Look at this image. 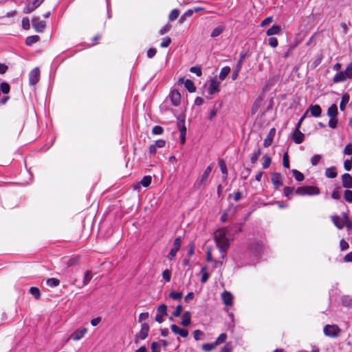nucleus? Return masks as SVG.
<instances>
[{"instance_id": "39448f33", "label": "nucleus", "mask_w": 352, "mask_h": 352, "mask_svg": "<svg viewBox=\"0 0 352 352\" xmlns=\"http://www.w3.org/2000/svg\"><path fill=\"white\" fill-rule=\"evenodd\" d=\"M182 245V241L180 237H177L175 239L173 246L171 248L167 258L169 260H172L176 255L177 252L179 250Z\"/></svg>"}, {"instance_id": "412c9836", "label": "nucleus", "mask_w": 352, "mask_h": 352, "mask_svg": "<svg viewBox=\"0 0 352 352\" xmlns=\"http://www.w3.org/2000/svg\"><path fill=\"white\" fill-rule=\"evenodd\" d=\"M177 127L180 133H186V128L185 126V118L184 116H179L177 118Z\"/></svg>"}, {"instance_id": "a19ab883", "label": "nucleus", "mask_w": 352, "mask_h": 352, "mask_svg": "<svg viewBox=\"0 0 352 352\" xmlns=\"http://www.w3.org/2000/svg\"><path fill=\"white\" fill-rule=\"evenodd\" d=\"M227 339V335L225 333H221L214 342L218 346L222 343H224Z\"/></svg>"}, {"instance_id": "2eb2a0df", "label": "nucleus", "mask_w": 352, "mask_h": 352, "mask_svg": "<svg viewBox=\"0 0 352 352\" xmlns=\"http://www.w3.org/2000/svg\"><path fill=\"white\" fill-rule=\"evenodd\" d=\"M221 298L223 303L226 306H231L233 303V296L229 292L225 291L221 294Z\"/></svg>"}, {"instance_id": "9d476101", "label": "nucleus", "mask_w": 352, "mask_h": 352, "mask_svg": "<svg viewBox=\"0 0 352 352\" xmlns=\"http://www.w3.org/2000/svg\"><path fill=\"white\" fill-rule=\"evenodd\" d=\"M169 98L173 105L177 107L180 104L181 94L178 90L174 89L169 94Z\"/></svg>"}, {"instance_id": "4d7b16f0", "label": "nucleus", "mask_w": 352, "mask_h": 352, "mask_svg": "<svg viewBox=\"0 0 352 352\" xmlns=\"http://www.w3.org/2000/svg\"><path fill=\"white\" fill-rule=\"evenodd\" d=\"M204 336V333L203 331H200V330H195L193 332V336H194V338L196 340H199L201 339V338Z\"/></svg>"}, {"instance_id": "ddd939ff", "label": "nucleus", "mask_w": 352, "mask_h": 352, "mask_svg": "<svg viewBox=\"0 0 352 352\" xmlns=\"http://www.w3.org/2000/svg\"><path fill=\"white\" fill-rule=\"evenodd\" d=\"M244 58H245V55H241L240 58L239 59V60L236 63L235 69L232 74V78L233 80H236L239 76V74L240 70L241 69V67H242V64H243Z\"/></svg>"}, {"instance_id": "4be33fe9", "label": "nucleus", "mask_w": 352, "mask_h": 352, "mask_svg": "<svg viewBox=\"0 0 352 352\" xmlns=\"http://www.w3.org/2000/svg\"><path fill=\"white\" fill-rule=\"evenodd\" d=\"M148 331L149 325L147 323H143L139 333V338L142 340H145L148 336Z\"/></svg>"}, {"instance_id": "338daca9", "label": "nucleus", "mask_w": 352, "mask_h": 352, "mask_svg": "<svg viewBox=\"0 0 352 352\" xmlns=\"http://www.w3.org/2000/svg\"><path fill=\"white\" fill-rule=\"evenodd\" d=\"M273 21V17L272 16H268L265 18L261 23L260 26L261 27H265L269 24H270Z\"/></svg>"}, {"instance_id": "6e6d98bb", "label": "nucleus", "mask_w": 352, "mask_h": 352, "mask_svg": "<svg viewBox=\"0 0 352 352\" xmlns=\"http://www.w3.org/2000/svg\"><path fill=\"white\" fill-rule=\"evenodd\" d=\"M162 277L166 281L169 282L171 277V272L169 270H165L162 273Z\"/></svg>"}, {"instance_id": "a18cd8bd", "label": "nucleus", "mask_w": 352, "mask_h": 352, "mask_svg": "<svg viewBox=\"0 0 352 352\" xmlns=\"http://www.w3.org/2000/svg\"><path fill=\"white\" fill-rule=\"evenodd\" d=\"M179 15V10L177 9H173L169 16H168V19L170 21H173L174 20H175Z\"/></svg>"}, {"instance_id": "8fccbe9b", "label": "nucleus", "mask_w": 352, "mask_h": 352, "mask_svg": "<svg viewBox=\"0 0 352 352\" xmlns=\"http://www.w3.org/2000/svg\"><path fill=\"white\" fill-rule=\"evenodd\" d=\"M296 193L299 195L305 196L307 195V186L298 187L296 190Z\"/></svg>"}, {"instance_id": "052dcab7", "label": "nucleus", "mask_w": 352, "mask_h": 352, "mask_svg": "<svg viewBox=\"0 0 352 352\" xmlns=\"http://www.w3.org/2000/svg\"><path fill=\"white\" fill-rule=\"evenodd\" d=\"M164 131V129L160 126H155L152 129V133L154 135H161Z\"/></svg>"}, {"instance_id": "5fc2aeb1", "label": "nucleus", "mask_w": 352, "mask_h": 352, "mask_svg": "<svg viewBox=\"0 0 352 352\" xmlns=\"http://www.w3.org/2000/svg\"><path fill=\"white\" fill-rule=\"evenodd\" d=\"M268 43L272 47H276L278 45V39L275 37H270L268 39Z\"/></svg>"}, {"instance_id": "de8ad7c7", "label": "nucleus", "mask_w": 352, "mask_h": 352, "mask_svg": "<svg viewBox=\"0 0 352 352\" xmlns=\"http://www.w3.org/2000/svg\"><path fill=\"white\" fill-rule=\"evenodd\" d=\"M79 261V257L76 256L68 259L67 262V267H72L76 265Z\"/></svg>"}, {"instance_id": "7ed1b4c3", "label": "nucleus", "mask_w": 352, "mask_h": 352, "mask_svg": "<svg viewBox=\"0 0 352 352\" xmlns=\"http://www.w3.org/2000/svg\"><path fill=\"white\" fill-rule=\"evenodd\" d=\"M323 331L326 336L337 338L340 335L341 329L336 324H327L324 327Z\"/></svg>"}, {"instance_id": "37998d69", "label": "nucleus", "mask_w": 352, "mask_h": 352, "mask_svg": "<svg viewBox=\"0 0 352 352\" xmlns=\"http://www.w3.org/2000/svg\"><path fill=\"white\" fill-rule=\"evenodd\" d=\"M92 278V274L90 271H86L83 278V285H87Z\"/></svg>"}, {"instance_id": "49530a36", "label": "nucleus", "mask_w": 352, "mask_h": 352, "mask_svg": "<svg viewBox=\"0 0 352 352\" xmlns=\"http://www.w3.org/2000/svg\"><path fill=\"white\" fill-rule=\"evenodd\" d=\"M169 296L173 300H179L182 297V293L177 292H171L169 294Z\"/></svg>"}, {"instance_id": "864d4df0", "label": "nucleus", "mask_w": 352, "mask_h": 352, "mask_svg": "<svg viewBox=\"0 0 352 352\" xmlns=\"http://www.w3.org/2000/svg\"><path fill=\"white\" fill-rule=\"evenodd\" d=\"M205 270H206V267H203L201 269V272L202 273V276H201V281L202 283H206L208 280V278H209V274H208V272H206L205 271Z\"/></svg>"}, {"instance_id": "c756f323", "label": "nucleus", "mask_w": 352, "mask_h": 352, "mask_svg": "<svg viewBox=\"0 0 352 352\" xmlns=\"http://www.w3.org/2000/svg\"><path fill=\"white\" fill-rule=\"evenodd\" d=\"M342 305L346 307H352V298L350 296H343L341 298Z\"/></svg>"}, {"instance_id": "69168bd1", "label": "nucleus", "mask_w": 352, "mask_h": 352, "mask_svg": "<svg viewBox=\"0 0 352 352\" xmlns=\"http://www.w3.org/2000/svg\"><path fill=\"white\" fill-rule=\"evenodd\" d=\"M190 72L196 74L197 76H201L202 74L201 69L199 67H192L190 69Z\"/></svg>"}, {"instance_id": "09e8293b", "label": "nucleus", "mask_w": 352, "mask_h": 352, "mask_svg": "<svg viewBox=\"0 0 352 352\" xmlns=\"http://www.w3.org/2000/svg\"><path fill=\"white\" fill-rule=\"evenodd\" d=\"M344 197L347 202L352 203V191L350 190H346L344 191Z\"/></svg>"}, {"instance_id": "473e14b6", "label": "nucleus", "mask_w": 352, "mask_h": 352, "mask_svg": "<svg viewBox=\"0 0 352 352\" xmlns=\"http://www.w3.org/2000/svg\"><path fill=\"white\" fill-rule=\"evenodd\" d=\"M39 40L40 37L38 35L30 36L26 38L25 44L30 46L34 43H37Z\"/></svg>"}, {"instance_id": "c85d7f7f", "label": "nucleus", "mask_w": 352, "mask_h": 352, "mask_svg": "<svg viewBox=\"0 0 352 352\" xmlns=\"http://www.w3.org/2000/svg\"><path fill=\"white\" fill-rule=\"evenodd\" d=\"M226 28L224 25H219L216 27L211 32L210 36L212 38H215L219 36L224 30Z\"/></svg>"}, {"instance_id": "72a5a7b5", "label": "nucleus", "mask_w": 352, "mask_h": 352, "mask_svg": "<svg viewBox=\"0 0 352 352\" xmlns=\"http://www.w3.org/2000/svg\"><path fill=\"white\" fill-rule=\"evenodd\" d=\"M230 72V68L228 66L223 67L219 75V78L221 80H223Z\"/></svg>"}, {"instance_id": "e433bc0d", "label": "nucleus", "mask_w": 352, "mask_h": 352, "mask_svg": "<svg viewBox=\"0 0 352 352\" xmlns=\"http://www.w3.org/2000/svg\"><path fill=\"white\" fill-rule=\"evenodd\" d=\"M292 173H293V175L295 177L296 181L302 182L304 180L305 177L303 175V174L302 173H300V171H298L296 169H294V170H292Z\"/></svg>"}, {"instance_id": "f704fd0d", "label": "nucleus", "mask_w": 352, "mask_h": 352, "mask_svg": "<svg viewBox=\"0 0 352 352\" xmlns=\"http://www.w3.org/2000/svg\"><path fill=\"white\" fill-rule=\"evenodd\" d=\"M349 96L348 94H344L342 96L341 102L340 104V109L342 111H344L345 110L346 105L349 102Z\"/></svg>"}, {"instance_id": "79ce46f5", "label": "nucleus", "mask_w": 352, "mask_h": 352, "mask_svg": "<svg viewBox=\"0 0 352 352\" xmlns=\"http://www.w3.org/2000/svg\"><path fill=\"white\" fill-rule=\"evenodd\" d=\"M30 293L35 297V298L38 299L41 297V293L38 288L35 287H32L30 289Z\"/></svg>"}, {"instance_id": "0e129e2a", "label": "nucleus", "mask_w": 352, "mask_h": 352, "mask_svg": "<svg viewBox=\"0 0 352 352\" xmlns=\"http://www.w3.org/2000/svg\"><path fill=\"white\" fill-rule=\"evenodd\" d=\"M338 120L336 118H330L329 121V126L331 129H336L337 127Z\"/></svg>"}, {"instance_id": "cd10ccee", "label": "nucleus", "mask_w": 352, "mask_h": 352, "mask_svg": "<svg viewBox=\"0 0 352 352\" xmlns=\"http://www.w3.org/2000/svg\"><path fill=\"white\" fill-rule=\"evenodd\" d=\"M327 116L330 118H336L338 116V107L336 104H333L327 110Z\"/></svg>"}, {"instance_id": "e2e57ef3", "label": "nucleus", "mask_w": 352, "mask_h": 352, "mask_svg": "<svg viewBox=\"0 0 352 352\" xmlns=\"http://www.w3.org/2000/svg\"><path fill=\"white\" fill-rule=\"evenodd\" d=\"M22 26L25 30H29L30 28V20L28 17H24L22 19Z\"/></svg>"}, {"instance_id": "774afa93", "label": "nucleus", "mask_w": 352, "mask_h": 352, "mask_svg": "<svg viewBox=\"0 0 352 352\" xmlns=\"http://www.w3.org/2000/svg\"><path fill=\"white\" fill-rule=\"evenodd\" d=\"M344 153L345 155H352V144H349L345 146V148L344 149Z\"/></svg>"}, {"instance_id": "b1692460", "label": "nucleus", "mask_w": 352, "mask_h": 352, "mask_svg": "<svg viewBox=\"0 0 352 352\" xmlns=\"http://www.w3.org/2000/svg\"><path fill=\"white\" fill-rule=\"evenodd\" d=\"M183 80V79H180L179 81ZM184 84L185 87L188 89V91L190 93H193L196 91L195 86L193 82L191 80L186 79L184 81H182Z\"/></svg>"}, {"instance_id": "7c9ffc66", "label": "nucleus", "mask_w": 352, "mask_h": 352, "mask_svg": "<svg viewBox=\"0 0 352 352\" xmlns=\"http://www.w3.org/2000/svg\"><path fill=\"white\" fill-rule=\"evenodd\" d=\"M320 194V190L316 186H307V195H317Z\"/></svg>"}, {"instance_id": "3c124183", "label": "nucleus", "mask_w": 352, "mask_h": 352, "mask_svg": "<svg viewBox=\"0 0 352 352\" xmlns=\"http://www.w3.org/2000/svg\"><path fill=\"white\" fill-rule=\"evenodd\" d=\"M170 42H171V39L170 37H168V36L164 37L162 39V42L160 44V47H163V48L167 47L170 45Z\"/></svg>"}, {"instance_id": "603ef678", "label": "nucleus", "mask_w": 352, "mask_h": 352, "mask_svg": "<svg viewBox=\"0 0 352 352\" xmlns=\"http://www.w3.org/2000/svg\"><path fill=\"white\" fill-rule=\"evenodd\" d=\"M294 190V187H288V186L285 187L284 188V194H285V197L290 199V195L293 193Z\"/></svg>"}, {"instance_id": "680f3d73", "label": "nucleus", "mask_w": 352, "mask_h": 352, "mask_svg": "<svg viewBox=\"0 0 352 352\" xmlns=\"http://www.w3.org/2000/svg\"><path fill=\"white\" fill-rule=\"evenodd\" d=\"M1 89L3 94H8L10 91V85L7 82H2L1 84Z\"/></svg>"}, {"instance_id": "f3484780", "label": "nucleus", "mask_w": 352, "mask_h": 352, "mask_svg": "<svg viewBox=\"0 0 352 352\" xmlns=\"http://www.w3.org/2000/svg\"><path fill=\"white\" fill-rule=\"evenodd\" d=\"M308 111L311 113V115L314 117H320L322 113V109L318 104H311L309 107Z\"/></svg>"}, {"instance_id": "20e7f679", "label": "nucleus", "mask_w": 352, "mask_h": 352, "mask_svg": "<svg viewBox=\"0 0 352 352\" xmlns=\"http://www.w3.org/2000/svg\"><path fill=\"white\" fill-rule=\"evenodd\" d=\"M212 165H209L205 169L204 172L203 173V174L201 177V179L197 181L195 184V186L196 188H200L201 186L206 185V182L208 179V177L212 171Z\"/></svg>"}, {"instance_id": "c9c22d12", "label": "nucleus", "mask_w": 352, "mask_h": 352, "mask_svg": "<svg viewBox=\"0 0 352 352\" xmlns=\"http://www.w3.org/2000/svg\"><path fill=\"white\" fill-rule=\"evenodd\" d=\"M217 346L215 342L206 343L202 345L201 348L204 351L209 352L214 349Z\"/></svg>"}, {"instance_id": "aec40b11", "label": "nucleus", "mask_w": 352, "mask_h": 352, "mask_svg": "<svg viewBox=\"0 0 352 352\" xmlns=\"http://www.w3.org/2000/svg\"><path fill=\"white\" fill-rule=\"evenodd\" d=\"M305 139V135L298 129H296L293 134V140L296 144H300Z\"/></svg>"}, {"instance_id": "4c0bfd02", "label": "nucleus", "mask_w": 352, "mask_h": 352, "mask_svg": "<svg viewBox=\"0 0 352 352\" xmlns=\"http://www.w3.org/2000/svg\"><path fill=\"white\" fill-rule=\"evenodd\" d=\"M261 154V150L260 148H258L257 150L254 152V153L252 154V155L251 157V159H250L251 162L252 164H255L257 162Z\"/></svg>"}, {"instance_id": "f8f14e48", "label": "nucleus", "mask_w": 352, "mask_h": 352, "mask_svg": "<svg viewBox=\"0 0 352 352\" xmlns=\"http://www.w3.org/2000/svg\"><path fill=\"white\" fill-rule=\"evenodd\" d=\"M220 82L215 79H212L210 81L208 87V94L210 95L214 94L219 91Z\"/></svg>"}, {"instance_id": "9b49d317", "label": "nucleus", "mask_w": 352, "mask_h": 352, "mask_svg": "<svg viewBox=\"0 0 352 352\" xmlns=\"http://www.w3.org/2000/svg\"><path fill=\"white\" fill-rule=\"evenodd\" d=\"M42 3L41 0H34L32 2L29 3L23 9L25 14H30L37 8Z\"/></svg>"}, {"instance_id": "c03bdc74", "label": "nucleus", "mask_w": 352, "mask_h": 352, "mask_svg": "<svg viewBox=\"0 0 352 352\" xmlns=\"http://www.w3.org/2000/svg\"><path fill=\"white\" fill-rule=\"evenodd\" d=\"M263 168H267L270 167V164H271V158L267 155H265L263 157Z\"/></svg>"}, {"instance_id": "1a4fd4ad", "label": "nucleus", "mask_w": 352, "mask_h": 352, "mask_svg": "<svg viewBox=\"0 0 352 352\" xmlns=\"http://www.w3.org/2000/svg\"><path fill=\"white\" fill-rule=\"evenodd\" d=\"M40 71L38 67L32 69L29 74V82L31 85H36L39 80Z\"/></svg>"}, {"instance_id": "a878e982", "label": "nucleus", "mask_w": 352, "mask_h": 352, "mask_svg": "<svg viewBox=\"0 0 352 352\" xmlns=\"http://www.w3.org/2000/svg\"><path fill=\"white\" fill-rule=\"evenodd\" d=\"M190 322H191L190 314L188 311H186L182 315V320L181 322V324L184 327H188L190 325Z\"/></svg>"}, {"instance_id": "ea45409f", "label": "nucleus", "mask_w": 352, "mask_h": 352, "mask_svg": "<svg viewBox=\"0 0 352 352\" xmlns=\"http://www.w3.org/2000/svg\"><path fill=\"white\" fill-rule=\"evenodd\" d=\"M151 176H144L142 180L140 181V184L144 186V187H148L151 183Z\"/></svg>"}, {"instance_id": "bf43d9fd", "label": "nucleus", "mask_w": 352, "mask_h": 352, "mask_svg": "<svg viewBox=\"0 0 352 352\" xmlns=\"http://www.w3.org/2000/svg\"><path fill=\"white\" fill-rule=\"evenodd\" d=\"M344 167L345 170L349 171L352 167V157L350 159L346 160L344 162Z\"/></svg>"}, {"instance_id": "5701e85b", "label": "nucleus", "mask_w": 352, "mask_h": 352, "mask_svg": "<svg viewBox=\"0 0 352 352\" xmlns=\"http://www.w3.org/2000/svg\"><path fill=\"white\" fill-rule=\"evenodd\" d=\"M281 30L282 29L280 25H274L272 27H271L266 31V34L270 36L273 35H277L281 32Z\"/></svg>"}, {"instance_id": "6ab92c4d", "label": "nucleus", "mask_w": 352, "mask_h": 352, "mask_svg": "<svg viewBox=\"0 0 352 352\" xmlns=\"http://www.w3.org/2000/svg\"><path fill=\"white\" fill-rule=\"evenodd\" d=\"M343 187L346 188H352V177L349 173H344L342 176Z\"/></svg>"}, {"instance_id": "bb28decb", "label": "nucleus", "mask_w": 352, "mask_h": 352, "mask_svg": "<svg viewBox=\"0 0 352 352\" xmlns=\"http://www.w3.org/2000/svg\"><path fill=\"white\" fill-rule=\"evenodd\" d=\"M331 220L334 225L338 228L342 229L344 226V221H342L338 216H332Z\"/></svg>"}, {"instance_id": "0eeeda50", "label": "nucleus", "mask_w": 352, "mask_h": 352, "mask_svg": "<svg viewBox=\"0 0 352 352\" xmlns=\"http://www.w3.org/2000/svg\"><path fill=\"white\" fill-rule=\"evenodd\" d=\"M32 25L37 32H43L46 27V23L41 21L38 17H34L32 20Z\"/></svg>"}, {"instance_id": "f03ea898", "label": "nucleus", "mask_w": 352, "mask_h": 352, "mask_svg": "<svg viewBox=\"0 0 352 352\" xmlns=\"http://www.w3.org/2000/svg\"><path fill=\"white\" fill-rule=\"evenodd\" d=\"M352 78V62L350 63L344 71L337 73L333 79L334 83L343 82Z\"/></svg>"}, {"instance_id": "f257e3e1", "label": "nucleus", "mask_w": 352, "mask_h": 352, "mask_svg": "<svg viewBox=\"0 0 352 352\" xmlns=\"http://www.w3.org/2000/svg\"><path fill=\"white\" fill-rule=\"evenodd\" d=\"M230 230L228 228H223L216 231L214 234V241L219 251L222 254H226L230 247ZM224 254L222 257L224 258Z\"/></svg>"}, {"instance_id": "2f4dec72", "label": "nucleus", "mask_w": 352, "mask_h": 352, "mask_svg": "<svg viewBox=\"0 0 352 352\" xmlns=\"http://www.w3.org/2000/svg\"><path fill=\"white\" fill-rule=\"evenodd\" d=\"M325 175L328 178H335L337 176L336 168L334 166L328 168L325 170Z\"/></svg>"}, {"instance_id": "423d86ee", "label": "nucleus", "mask_w": 352, "mask_h": 352, "mask_svg": "<svg viewBox=\"0 0 352 352\" xmlns=\"http://www.w3.org/2000/svg\"><path fill=\"white\" fill-rule=\"evenodd\" d=\"M167 313V307L164 304L160 305L157 309V314L155 316V320L162 323L164 321L163 317L166 315Z\"/></svg>"}, {"instance_id": "58836bf2", "label": "nucleus", "mask_w": 352, "mask_h": 352, "mask_svg": "<svg viewBox=\"0 0 352 352\" xmlns=\"http://www.w3.org/2000/svg\"><path fill=\"white\" fill-rule=\"evenodd\" d=\"M59 284L60 281L57 278H51L47 280V285L51 287H57Z\"/></svg>"}, {"instance_id": "13d9d810", "label": "nucleus", "mask_w": 352, "mask_h": 352, "mask_svg": "<svg viewBox=\"0 0 352 352\" xmlns=\"http://www.w3.org/2000/svg\"><path fill=\"white\" fill-rule=\"evenodd\" d=\"M320 155H314L311 159L312 166H316L321 159Z\"/></svg>"}, {"instance_id": "dca6fc26", "label": "nucleus", "mask_w": 352, "mask_h": 352, "mask_svg": "<svg viewBox=\"0 0 352 352\" xmlns=\"http://www.w3.org/2000/svg\"><path fill=\"white\" fill-rule=\"evenodd\" d=\"M275 133L276 129L274 128H272L270 130L266 138L264 140L263 142V146L265 147H268L272 144Z\"/></svg>"}, {"instance_id": "a211bd4d", "label": "nucleus", "mask_w": 352, "mask_h": 352, "mask_svg": "<svg viewBox=\"0 0 352 352\" xmlns=\"http://www.w3.org/2000/svg\"><path fill=\"white\" fill-rule=\"evenodd\" d=\"M271 180L272 184L276 186V188H278L283 185L282 178L280 173H273Z\"/></svg>"}, {"instance_id": "393cba45", "label": "nucleus", "mask_w": 352, "mask_h": 352, "mask_svg": "<svg viewBox=\"0 0 352 352\" xmlns=\"http://www.w3.org/2000/svg\"><path fill=\"white\" fill-rule=\"evenodd\" d=\"M218 164L220 167L221 171L223 175V179L224 180H226L228 177V169L226 167V162L223 160L220 159V160H219Z\"/></svg>"}, {"instance_id": "4468645a", "label": "nucleus", "mask_w": 352, "mask_h": 352, "mask_svg": "<svg viewBox=\"0 0 352 352\" xmlns=\"http://www.w3.org/2000/svg\"><path fill=\"white\" fill-rule=\"evenodd\" d=\"M170 329L175 334H178L182 338H186L188 336V331L186 329H181L176 324L170 325Z\"/></svg>"}, {"instance_id": "6e6552de", "label": "nucleus", "mask_w": 352, "mask_h": 352, "mask_svg": "<svg viewBox=\"0 0 352 352\" xmlns=\"http://www.w3.org/2000/svg\"><path fill=\"white\" fill-rule=\"evenodd\" d=\"M87 331L88 329L86 327H83L80 329H77L72 333L69 338L72 339L74 341H78L85 336Z\"/></svg>"}]
</instances>
